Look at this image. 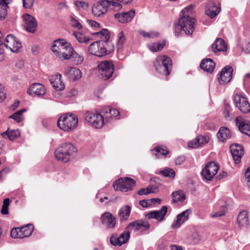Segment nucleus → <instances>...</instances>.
Instances as JSON below:
<instances>
[{
  "mask_svg": "<svg viewBox=\"0 0 250 250\" xmlns=\"http://www.w3.org/2000/svg\"><path fill=\"white\" fill-rule=\"evenodd\" d=\"M140 229L144 228L145 230H148L150 228V225L149 223L146 221L139 220Z\"/></svg>",
  "mask_w": 250,
  "mask_h": 250,
  "instance_id": "obj_55",
  "label": "nucleus"
},
{
  "mask_svg": "<svg viewBox=\"0 0 250 250\" xmlns=\"http://www.w3.org/2000/svg\"><path fill=\"white\" fill-rule=\"evenodd\" d=\"M151 152L157 158H166L167 155L169 153L166 148H162L159 146L151 150Z\"/></svg>",
  "mask_w": 250,
  "mask_h": 250,
  "instance_id": "obj_35",
  "label": "nucleus"
},
{
  "mask_svg": "<svg viewBox=\"0 0 250 250\" xmlns=\"http://www.w3.org/2000/svg\"><path fill=\"white\" fill-rule=\"evenodd\" d=\"M4 46L12 52L16 53L22 47L21 42L12 35H8L4 41Z\"/></svg>",
  "mask_w": 250,
  "mask_h": 250,
  "instance_id": "obj_13",
  "label": "nucleus"
},
{
  "mask_svg": "<svg viewBox=\"0 0 250 250\" xmlns=\"http://www.w3.org/2000/svg\"><path fill=\"white\" fill-rule=\"evenodd\" d=\"M193 7L189 6L185 8L181 12L182 16L179 19V23L182 24L183 30L187 35L192 34L196 23L193 17Z\"/></svg>",
  "mask_w": 250,
  "mask_h": 250,
  "instance_id": "obj_2",
  "label": "nucleus"
},
{
  "mask_svg": "<svg viewBox=\"0 0 250 250\" xmlns=\"http://www.w3.org/2000/svg\"><path fill=\"white\" fill-rule=\"evenodd\" d=\"M167 211V208L164 206L158 210H153L148 212L146 214V217L148 219H154L159 222H161L164 220Z\"/></svg>",
  "mask_w": 250,
  "mask_h": 250,
  "instance_id": "obj_16",
  "label": "nucleus"
},
{
  "mask_svg": "<svg viewBox=\"0 0 250 250\" xmlns=\"http://www.w3.org/2000/svg\"><path fill=\"white\" fill-rule=\"evenodd\" d=\"M78 122V119L76 115L67 113L59 117L57 125L64 131H71L77 126Z\"/></svg>",
  "mask_w": 250,
  "mask_h": 250,
  "instance_id": "obj_6",
  "label": "nucleus"
},
{
  "mask_svg": "<svg viewBox=\"0 0 250 250\" xmlns=\"http://www.w3.org/2000/svg\"><path fill=\"white\" fill-rule=\"evenodd\" d=\"M4 46H5L3 44L0 45V61H3L4 58L5 53Z\"/></svg>",
  "mask_w": 250,
  "mask_h": 250,
  "instance_id": "obj_62",
  "label": "nucleus"
},
{
  "mask_svg": "<svg viewBox=\"0 0 250 250\" xmlns=\"http://www.w3.org/2000/svg\"><path fill=\"white\" fill-rule=\"evenodd\" d=\"M26 111V109L25 108L22 109L21 110H20L16 112H15L14 114H13L12 115L9 116L10 119H12L14 120H15L18 123H20L21 122L23 119V113L25 112Z\"/></svg>",
  "mask_w": 250,
  "mask_h": 250,
  "instance_id": "obj_41",
  "label": "nucleus"
},
{
  "mask_svg": "<svg viewBox=\"0 0 250 250\" xmlns=\"http://www.w3.org/2000/svg\"><path fill=\"white\" fill-rule=\"evenodd\" d=\"M154 66L159 73L167 76L170 73L172 61L167 56H159L154 62Z\"/></svg>",
  "mask_w": 250,
  "mask_h": 250,
  "instance_id": "obj_7",
  "label": "nucleus"
},
{
  "mask_svg": "<svg viewBox=\"0 0 250 250\" xmlns=\"http://www.w3.org/2000/svg\"><path fill=\"white\" fill-rule=\"evenodd\" d=\"M50 83L52 87L58 91L64 89V84L62 81V76L60 74L52 75L49 78Z\"/></svg>",
  "mask_w": 250,
  "mask_h": 250,
  "instance_id": "obj_23",
  "label": "nucleus"
},
{
  "mask_svg": "<svg viewBox=\"0 0 250 250\" xmlns=\"http://www.w3.org/2000/svg\"><path fill=\"white\" fill-rule=\"evenodd\" d=\"M65 74L70 80L77 81L82 78L83 74L79 69L71 67L67 69Z\"/></svg>",
  "mask_w": 250,
  "mask_h": 250,
  "instance_id": "obj_26",
  "label": "nucleus"
},
{
  "mask_svg": "<svg viewBox=\"0 0 250 250\" xmlns=\"http://www.w3.org/2000/svg\"><path fill=\"white\" fill-rule=\"evenodd\" d=\"M89 25L94 30H98L100 28V24L98 22L93 20H87Z\"/></svg>",
  "mask_w": 250,
  "mask_h": 250,
  "instance_id": "obj_53",
  "label": "nucleus"
},
{
  "mask_svg": "<svg viewBox=\"0 0 250 250\" xmlns=\"http://www.w3.org/2000/svg\"><path fill=\"white\" fill-rule=\"evenodd\" d=\"M233 100L235 106L242 113L246 114L250 112V104L245 97L237 94L234 96Z\"/></svg>",
  "mask_w": 250,
  "mask_h": 250,
  "instance_id": "obj_12",
  "label": "nucleus"
},
{
  "mask_svg": "<svg viewBox=\"0 0 250 250\" xmlns=\"http://www.w3.org/2000/svg\"><path fill=\"white\" fill-rule=\"evenodd\" d=\"M160 173L165 177L174 178L175 175V171L171 168H167L161 171Z\"/></svg>",
  "mask_w": 250,
  "mask_h": 250,
  "instance_id": "obj_43",
  "label": "nucleus"
},
{
  "mask_svg": "<svg viewBox=\"0 0 250 250\" xmlns=\"http://www.w3.org/2000/svg\"><path fill=\"white\" fill-rule=\"evenodd\" d=\"M235 121L239 130L250 137V122L245 121L240 116L236 117Z\"/></svg>",
  "mask_w": 250,
  "mask_h": 250,
  "instance_id": "obj_22",
  "label": "nucleus"
},
{
  "mask_svg": "<svg viewBox=\"0 0 250 250\" xmlns=\"http://www.w3.org/2000/svg\"><path fill=\"white\" fill-rule=\"evenodd\" d=\"M103 191L102 190H99L98 192V193L96 195V198L100 199V201L101 203H103L104 201V200H108V197L107 196H104L103 197Z\"/></svg>",
  "mask_w": 250,
  "mask_h": 250,
  "instance_id": "obj_58",
  "label": "nucleus"
},
{
  "mask_svg": "<svg viewBox=\"0 0 250 250\" xmlns=\"http://www.w3.org/2000/svg\"><path fill=\"white\" fill-rule=\"evenodd\" d=\"M151 188H142L140 190L138 191V193L140 195H146L149 193L153 192Z\"/></svg>",
  "mask_w": 250,
  "mask_h": 250,
  "instance_id": "obj_54",
  "label": "nucleus"
},
{
  "mask_svg": "<svg viewBox=\"0 0 250 250\" xmlns=\"http://www.w3.org/2000/svg\"><path fill=\"white\" fill-rule=\"evenodd\" d=\"M125 40V38L123 32H121L118 34V42L117 44L118 52L122 50L124 42Z\"/></svg>",
  "mask_w": 250,
  "mask_h": 250,
  "instance_id": "obj_45",
  "label": "nucleus"
},
{
  "mask_svg": "<svg viewBox=\"0 0 250 250\" xmlns=\"http://www.w3.org/2000/svg\"><path fill=\"white\" fill-rule=\"evenodd\" d=\"M134 15L135 12L130 11L122 14H116L115 15V17L118 19L119 22L125 23L131 21Z\"/></svg>",
  "mask_w": 250,
  "mask_h": 250,
  "instance_id": "obj_27",
  "label": "nucleus"
},
{
  "mask_svg": "<svg viewBox=\"0 0 250 250\" xmlns=\"http://www.w3.org/2000/svg\"><path fill=\"white\" fill-rule=\"evenodd\" d=\"M10 204V200L9 198L4 199L2 208L1 209V213L3 215L8 214V207Z\"/></svg>",
  "mask_w": 250,
  "mask_h": 250,
  "instance_id": "obj_44",
  "label": "nucleus"
},
{
  "mask_svg": "<svg viewBox=\"0 0 250 250\" xmlns=\"http://www.w3.org/2000/svg\"><path fill=\"white\" fill-rule=\"evenodd\" d=\"M102 224L108 229H113L116 225L115 218L109 212H105L101 218Z\"/></svg>",
  "mask_w": 250,
  "mask_h": 250,
  "instance_id": "obj_24",
  "label": "nucleus"
},
{
  "mask_svg": "<svg viewBox=\"0 0 250 250\" xmlns=\"http://www.w3.org/2000/svg\"><path fill=\"white\" fill-rule=\"evenodd\" d=\"M34 3V0H22L23 6L26 9L31 8Z\"/></svg>",
  "mask_w": 250,
  "mask_h": 250,
  "instance_id": "obj_52",
  "label": "nucleus"
},
{
  "mask_svg": "<svg viewBox=\"0 0 250 250\" xmlns=\"http://www.w3.org/2000/svg\"><path fill=\"white\" fill-rule=\"evenodd\" d=\"M245 176L248 179L247 183L249 188H250V167L245 172Z\"/></svg>",
  "mask_w": 250,
  "mask_h": 250,
  "instance_id": "obj_63",
  "label": "nucleus"
},
{
  "mask_svg": "<svg viewBox=\"0 0 250 250\" xmlns=\"http://www.w3.org/2000/svg\"><path fill=\"white\" fill-rule=\"evenodd\" d=\"M70 57H68V60H70L75 65H79L83 63V56L79 54L73 49V51H71L70 54Z\"/></svg>",
  "mask_w": 250,
  "mask_h": 250,
  "instance_id": "obj_33",
  "label": "nucleus"
},
{
  "mask_svg": "<svg viewBox=\"0 0 250 250\" xmlns=\"http://www.w3.org/2000/svg\"><path fill=\"white\" fill-rule=\"evenodd\" d=\"M233 69L232 67L226 66L220 72L218 77V80L220 84L228 83L232 79Z\"/></svg>",
  "mask_w": 250,
  "mask_h": 250,
  "instance_id": "obj_17",
  "label": "nucleus"
},
{
  "mask_svg": "<svg viewBox=\"0 0 250 250\" xmlns=\"http://www.w3.org/2000/svg\"><path fill=\"white\" fill-rule=\"evenodd\" d=\"M11 236L14 238H22L21 234L20 228H14L11 231Z\"/></svg>",
  "mask_w": 250,
  "mask_h": 250,
  "instance_id": "obj_47",
  "label": "nucleus"
},
{
  "mask_svg": "<svg viewBox=\"0 0 250 250\" xmlns=\"http://www.w3.org/2000/svg\"><path fill=\"white\" fill-rule=\"evenodd\" d=\"M140 34L144 37L154 38L158 36V33L155 32L147 33L144 31H140Z\"/></svg>",
  "mask_w": 250,
  "mask_h": 250,
  "instance_id": "obj_50",
  "label": "nucleus"
},
{
  "mask_svg": "<svg viewBox=\"0 0 250 250\" xmlns=\"http://www.w3.org/2000/svg\"><path fill=\"white\" fill-rule=\"evenodd\" d=\"M209 142V137L205 136H199L194 140L188 143V146L191 148H196L204 144H206Z\"/></svg>",
  "mask_w": 250,
  "mask_h": 250,
  "instance_id": "obj_28",
  "label": "nucleus"
},
{
  "mask_svg": "<svg viewBox=\"0 0 250 250\" xmlns=\"http://www.w3.org/2000/svg\"><path fill=\"white\" fill-rule=\"evenodd\" d=\"M140 229V221L139 220L130 223L126 228L125 231H134L136 232L137 231Z\"/></svg>",
  "mask_w": 250,
  "mask_h": 250,
  "instance_id": "obj_42",
  "label": "nucleus"
},
{
  "mask_svg": "<svg viewBox=\"0 0 250 250\" xmlns=\"http://www.w3.org/2000/svg\"><path fill=\"white\" fill-rule=\"evenodd\" d=\"M221 11L220 4H216L214 0H210L206 7L205 13L211 19L216 16Z\"/></svg>",
  "mask_w": 250,
  "mask_h": 250,
  "instance_id": "obj_19",
  "label": "nucleus"
},
{
  "mask_svg": "<svg viewBox=\"0 0 250 250\" xmlns=\"http://www.w3.org/2000/svg\"><path fill=\"white\" fill-rule=\"evenodd\" d=\"M118 3L108 0H99L92 7V13L96 17H101L104 15L107 11L108 7L112 5L116 7Z\"/></svg>",
  "mask_w": 250,
  "mask_h": 250,
  "instance_id": "obj_8",
  "label": "nucleus"
},
{
  "mask_svg": "<svg viewBox=\"0 0 250 250\" xmlns=\"http://www.w3.org/2000/svg\"><path fill=\"white\" fill-rule=\"evenodd\" d=\"M130 238V232L128 231H125L120 235L117 234L112 235L110 239L111 244L113 246H122L126 243Z\"/></svg>",
  "mask_w": 250,
  "mask_h": 250,
  "instance_id": "obj_15",
  "label": "nucleus"
},
{
  "mask_svg": "<svg viewBox=\"0 0 250 250\" xmlns=\"http://www.w3.org/2000/svg\"><path fill=\"white\" fill-rule=\"evenodd\" d=\"M5 98L6 95L3 90V87L0 84V103L2 102Z\"/></svg>",
  "mask_w": 250,
  "mask_h": 250,
  "instance_id": "obj_61",
  "label": "nucleus"
},
{
  "mask_svg": "<svg viewBox=\"0 0 250 250\" xmlns=\"http://www.w3.org/2000/svg\"><path fill=\"white\" fill-rule=\"evenodd\" d=\"M182 31H183V27L182 26V24L179 23V20H178V22L175 25V36L176 37L179 36L181 34Z\"/></svg>",
  "mask_w": 250,
  "mask_h": 250,
  "instance_id": "obj_48",
  "label": "nucleus"
},
{
  "mask_svg": "<svg viewBox=\"0 0 250 250\" xmlns=\"http://www.w3.org/2000/svg\"><path fill=\"white\" fill-rule=\"evenodd\" d=\"M23 25L26 30L34 33L37 29V22L36 19L32 15L25 13L22 15Z\"/></svg>",
  "mask_w": 250,
  "mask_h": 250,
  "instance_id": "obj_14",
  "label": "nucleus"
},
{
  "mask_svg": "<svg viewBox=\"0 0 250 250\" xmlns=\"http://www.w3.org/2000/svg\"><path fill=\"white\" fill-rule=\"evenodd\" d=\"M231 133L229 129L227 127H221L217 133V138L220 142H224L228 139L231 137Z\"/></svg>",
  "mask_w": 250,
  "mask_h": 250,
  "instance_id": "obj_29",
  "label": "nucleus"
},
{
  "mask_svg": "<svg viewBox=\"0 0 250 250\" xmlns=\"http://www.w3.org/2000/svg\"><path fill=\"white\" fill-rule=\"evenodd\" d=\"M139 204L144 208H147L152 204V201L150 200H141L139 202Z\"/></svg>",
  "mask_w": 250,
  "mask_h": 250,
  "instance_id": "obj_57",
  "label": "nucleus"
},
{
  "mask_svg": "<svg viewBox=\"0 0 250 250\" xmlns=\"http://www.w3.org/2000/svg\"><path fill=\"white\" fill-rule=\"evenodd\" d=\"M52 51L61 61L68 60L71 51H73V47L67 41L63 39H58L54 41Z\"/></svg>",
  "mask_w": 250,
  "mask_h": 250,
  "instance_id": "obj_3",
  "label": "nucleus"
},
{
  "mask_svg": "<svg viewBox=\"0 0 250 250\" xmlns=\"http://www.w3.org/2000/svg\"><path fill=\"white\" fill-rule=\"evenodd\" d=\"M77 151V148L72 144L63 143L56 149L55 156L58 161L66 163L75 156Z\"/></svg>",
  "mask_w": 250,
  "mask_h": 250,
  "instance_id": "obj_5",
  "label": "nucleus"
},
{
  "mask_svg": "<svg viewBox=\"0 0 250 250\" xmlns=\"http://www.w3.org/2000/svg\"><path fill=\"white\" fill-rule=\"evenodd\" d=\"M191 213V210L188 209L177 215L176 216L177 219L172 223L171 225V228L172 229L179 228L183 223L188 219L189 216Z\"/></svg>",
  "mask_w": 250,
  "mask_h": 250,
  "instance_id": "obj_18",
  "label": "nucleus"
},
{
  "mask_svg": "<svg viewBox=\"0 0 250 250\" xmlns=\"http://www.w3.org/2000/svg\"><path fill=\"white\" fill-rule=\"evenodd\" d=\"M237 224L240 227H245L249 224L248 211L243 210L239 212L237 216Z\"/></svg>",
  "mask_w": 250,
  "mask_h": 250,
  "instance_id": "obj_31",
  "label": "nucleus"
},
{
  "mask_svg": "<svg viewBox=\"0 0 250 250\" xmlns=\"http://www.w3.org/2000/svg\"><path fill=\"white\" fill-rule=\"evenodd\" d=\"M135 185V181L131 178H121L117 180L113 185L115 190L127 192L132 189Z\"/></svg>",
  "mask_w": 250,
  "mask_h": 250,
  "instance_id": "obj_9",
  "label": "nucleus"
},
{
  "mask_svg": "<svg viewBox=\"0 0 250 250\" xmlns=\"http://www.w3.org/2000/svg\"><path fill=\"white\" fill-rule=\"evenodd\" d=\"M219 168V166L215 162H209L202 169V175L206 180L210 181L217 173Z\"/></svg>",
  "mask_w": 250,
  "mask_h": 250,
  "instance_id": "obj_11",
  "label": "nucleus"
},
{
  "mask_svg": "<svg viewBox=\"0 0 250 250\" xmlns=\"http://www.w3.org/2000/svg\"><path fill=\"white\" fill-rule=\"evenodd\" d=\"M46 92L44 86L40 83L32 84L27 90V93L31 96H42Z\"/></svg>",
  "mask_w": 250,
  "mask_h": 250,
  "instance_id": "obj_21",
  "label": "nucleus"
},
{
  "mask_svg": "<svg viewBox=\"0 0 250 250\" xmlns=\"http://www.w3.org/2000/svg\"><path fill=\"white\" fill-rule=\"evenodd\" d=\"M114 70V65L112 62L107 61L102 62L98 65V73L101 77L107 80L111 77Z\"/></svg>",
  "mask_w": 250,
  "mask_h": 250,
  "instance_id": "obj_10",
  "label": "nucleus"
},
{
  "mask_svg": "<svg viewBox=\"0 0 250 250\" xmlns=\"http://www.w3.org/2000/svg\"><path fill=\"white\" fill-rule=\"evenodd\" d=\"M95 34L96 35L100 34L101 35L103 36L104 38V41L107 42L110 38L109 33L106 29H103L100 32H97Z\"/></svg>",
  "mask_w": 250,
  "mask_h": 250,
  "instance_id": "obj_49",
  "label": "nucleus"
},
{
  "mask_svg": "<svg viewBox=\"0 0 250 250\" xmlns=\"http://www.w3.org/2000/svg\"><path fill=\"white\" fill-rule=\"evenodd\" d=\"M200 67L204 71L211 73L215 67V63L210 59L203 60L200 64Z\"/></svg>",
  "mask_w": 250,
  "mask_h": 250,
  "instance_id": "obj_30",
  "label": "nucleus"
},
{
  "mask_svg": "<svg viewBox=\"0 0 250 250\" xmlns=\"http://www.w3.org/2000/svg\"><path fill=\"white\" fill-rule=\"evenodd\" d=\"M12 0H0V20L4 19L7 14V9L8 5Z\"/></svg>",
  "mask_w": 250,
  "mask_h": 250,
  "instance_id": "obj_34",
  "label": "nucleus"
},
{
  "mask_svg": "<svg viewBox=\"0 0 250 250\" xmlns=\"http://www.w3.org/2000/svg\"><path fill=\"white\" fill-rule=\"evenodd\" d=\"M185 157L183 156L178 157L175 160V163L176 165H181L185 161Z\"/></svg>",
  "mask_w": 250,
  "mask_h": 250,
  "instance_id": "obj_59",
  "label": "nucleus"
},
{
  "mask_svg": "<svg viewBox=\"0 0 250 250\" xmlns=\"http://www.w3.org/2000/svg\"><path fill=\"white\" fill-rule=\"evenodd\" d=\"M229 148L235 163L239 164L241 162V158L244 154L242 146L239 144H232L230 146Z\"/></svg>",
  "mask_w": 250,
  "mask_h": 250,
  "instance_id": "obj_20",
  "label": "nucleus"
},
{
  "mask_svg": "<svg viewBox=\"0 0 250 250\" xmlns=\"http://www.w3.org/2000/svg\"><path fill=\"white\" fill-rule=\"evenodd\" d=\"M165 44V42L163 41L162 42L149 44L148 45V47L152 52H157L162 49Z\"/></svg>",
  "mask_w": 250,
  "mask_h": 250,
  "instance_id": "obj_39",
  "label": "nucleus"
},
{
  "mask_svg": "<svg viewBox=\"0 0 250 250\" xmlns=\"http://www.w3.org/2000/svg\"><path fill=\"white\" fill-rule=\"evenodd\" d=\"M75 4L78 8L83 9H86L88 7V3L83 1H77Z\"/></svg>",
  "mask_w": 250,
  "mask_h": 250,
  "instance_id": "obj_51",
  "label": "nucleus"
},
{
  "mask_svg": "<svg viewBox=\"0 0 250 250\" xmlns=\"http://www.w3.org/2000/svg\"><path fill=\"white\" fill-rule=\"evenodd\" d=\"M211 49L214 53L221 51L226 52L227 50V45L222 39L218 38L211 45Z\"/></svg>",
  "mask_w": 250,
  "mask_h": 250,
  "instance_id": "obj_25",
  "label": "nucleus"
},
{
  "mask_svg": "<svg viewBox=\"0 0 250 250\" xmlns=\"http://www.w3.org/2000/svg\"><path fill=\"white\" fill-rule=\"evenodd\" d=\"M133 0H112V1H115L117 3H119V5H117L116 7L120 8L122 4H126L129 3H130Z\"/></svg>",
  "mask_w": 250,
  "mask_h": 250,
  "instance_id": "obj_56",
  "label": "nucleus"
},
{
  "mask_svg": "<svg viewBox=\"0 0 250 250\" xmlns=\"http://www.w3.org/2000/svg\"><path fill=\"white\" fill-rule=\"evenodd\" d=\"M170 248L171 250H183V248L181 246L177 245H170Z\"/></svg>",
  "mask_w": 250,
  "mask_h": 250,
  "instance_id": "obj_64",
  "label": "nucleus"
},
{
  "mask_svg": "<svg viewBox=\"0 0 250 250\" xmlns=\"http://www.w3.org/2000/svg\"><path fill=\"white\" fill-rule=\"evenodd\" d=\"M34 227L31 224H28L26 226L20 228L21 234L22 238L29 237L33 232Z\"/></svg>",
  "mask_w": 250,
  "mask_h": 250,
  "instance_id": "obj_37",
  "label": "nucleus"
},
{
  "mask_svg": "<svg viewBox=\"0 0 250 250\" xmlns=\"http://www.w3.org/2000/svg\"><path fill=\"white\" fill-rule=\"evenodd\" d=\"M73 35L80 43H88L91 39L80 32H74Z\"/></svg>",
  "mask_w": 250,
  "mask_h": 250,
  "instance_id": "obj_38",
  "label": "nucleus"
},
{
  "mask_svg": "<svg viewBox=\"0 0 250 250\" xmlns=\"http://www.w3.org/2000/svg\"><path fill=\"white\" fill-rule=\"evenodd\" d=\"M131 208L126 205L122 208L119 211V216L121 221L126 220L130 213Z\"/></svg>",
  "mask_w": 250,
  "mask_h": 250,
  "instance_id": "obj_36",
  "label": "nucleus"
},
{
  "mask_svg": "<svg viewBox=\"0 0 250 250\" xmlns=\"http://www.w3.org/2000/svg\"><path fill=\"white\" fill-rule=\"evenodd\" d=\"M101 112V114L90 111H86L84 113L85 120L94 128H101L110 119L116 117L120 114L117 109L110 106L103 107Z\"/></svg>",
  "mask_w": 250,
  "mask_h": 250,
  "instance_id": "obj_1",
  "label": "nucleus"
},
{
  "mask_svg": "<svg viewBox=\"0 0 250 250\" xmlns=\"http://www.w3.org/2000/svg\"><path fill=\"white\" fill-rule=\"evenodd\" d=\"M172 196L174 202H183L186 199L185 194L182 190H178L173 192Z\"/></svg>",
  "mask_w": 250,
  "mask_h": 250,
  "instance_id": "obj_40",
  "label": "nucleus"
},
{
  "mask_svg": "<svg viewBox=\"0 0 250 250\" xmlns=\"http://www.w3.org/2000/svg\"><path fill=\"white\" fill-rule=\"evenodd\" d=\"M70 23L72 26L74 28H77L79 30L83 28V26L79 21L72 16H71L70 17Z\"/></svg>",
  "mask_w": 250,
  "mask_h": 250,
  "instance_id": "obj_46",
  "label": "nucleus"
},
{
  "mask_svg": "<svg viewBox=\"0 0 250 250\" xmlns=\"http://www.w3.org/2000/svg\"><path fill=\"white\" fill-rule=\"evenodd\" d=\"M243 50L246 53H250V40L245 42L243 47Z\"/></svg>",
  "mask_w": 250,
  "mask_h": 250,
  "instance_id": "obj_60",
  "label": "nucleus"
},
{
  "mask_svg": "<svg viewBox=\"0 0 250 250\" xmlns=\"http://www.w3.org/2000/svg\"><path fill=\"white\" fill-rule=\"evenodd\" d=\"M113 50L114 46L110 42L104 41L94 42L87 48L88 53L98 57L109 54Z\"/></svg>",
  "mask_w": 250,
  "mask_h": 250,
  "instance_id": "obj_4",
  "label": "nucleus"
},
{
  "mask_svg": "<svg viewBox=\"0 0 250 250\" xmlns=\"http://www.w3.org/2000/svg\"><path fill=\"white\" fill-rule=\"evenodd\" d=\"M2 136L10 140H14L20 136V132L18 129H9L8 128L6 131L2 133Z\"/></svg>",
  "mask_w": 250,
  "mask_h": 250,
  "instance_id": "obj_32",
  "label": "nucleus"
}]
</instances>
